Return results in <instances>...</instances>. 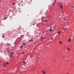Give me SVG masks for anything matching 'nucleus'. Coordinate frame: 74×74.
Instances as JSON below:
<instances>
[{
  "instance_id": "obj_1",
  "label": "nucleus",
  "mask_w": 74,
  "mask_h": 74,
  "mask_svg": "<svg viewBox=\"0 0 74 74\" xmlns=\"http://www.w3.org/2000/svg\"><path fill=\"white\" fill-rule=\"evenodd\" d=\"M71 41V39L70 38H69L68 40V42H70Z\"/></svg>"
},
{
  "instance_id": "obj_2",
  "label": "nucleus",
  "mask_w": 74,
  "mask_h": 74,
  "mask_svg": "<svg viewBox=\"0 0 74 74\" xmlns=\"http://www.w3.org/2000/svg\"><path fill=\"white\" fill-rule=\"evenodd\" d=\"M13 55H14V53H11L10 54L11 57H12H12L13 56Z\"/></svg>"
},
{
  "instance_id": "obj_3",
  "label": "nucleus",
  "mask_w": 74,
  "mask_h": 74,
  "mask_svg": "<svg viewBox=\"0 0 74 74\" xmlns=\"http://www.w3.org/2000/svg\"><path fill=\"white\" fill-rule=\"evenodd\" d=\"M40 39H41V40H42L44 39V37H43V36H42L40 38Z\"/></svg>"
},
{
  "instance_id": "obj_4",
  "label": "nucleus",
  "mask_w": 74,
  "mask_h": 74,
  "mask_svg": "<svg viewBox=\"0 0 74 74\" xmlns=\"http://www.w3.org/2000/svg\"><path fill=\"white\" fill-rule=\"evenodd\" d=\"M63 6L62 5H60V7L61 8V9H63Z\"/></svg>"
},
{
  "instance_id": "obj_5",
  "label": "nucleus",
  "mask_w": 74,
  "mask_h": 74,
  "mask_svg": "<svg viewBox=\"0 0 74 74\" xmlns=\"http://www.w3.org/2000/svg\"><path fill=\"white\" fill-rule=\"evenodd\" d=\"M52 29L51 28H50V30H49V32H52Z\"/></svg>"
},
{
  "instance_id": "obj_6",
  "label": "nucleus",
  "mask_w": 74,
  "mask_h": 74,
  "mask_svg": "<svg viewBox=\"0 0 74 74\" xmlns=\"http://www.w3.org/2000/svg\"><path fill=\"white\" fill-rule=\"evenodd\" d=\"M42 73L43 74H45V73H46L45 72V71H42Z\"/></svg>"
},
{
  "instance_id": "obj_7",
  "label": "nucleus",
  "mask_w": 74,
  "mask_h": 74,
  "mask_svg": "<svg viewBox=\"0 0 74 74\" xmlns=\"http://www.w3.org/2000/svg\"><path fill=\"white\" fill-rule=\"evenodd\" d=\"M47 21H48L47 20H45L44 22H47Z\"/></svg>"
},
{
  "instance_id": "obj_8",
  "label": "nucleus",
  "mask_w": 74,
  "mask_h": 74,
  "mask_svg": "<svg viewBox=\"0 0 74 74\" xmlns=\"http://www.w3.org/2000/svg\"><path fill=\"white\" fill-rule=\"evenodd\" d=\"M7 45L8 46H9V45H10V44H7Z\"/></svg>"
},
{
  "instance_id": "obj_9",
  "label": "nucleus",
  "mask_w": 74,
  "mask_h": 74,
  "mask_svg": "<svg viewBox=\"0 0 74 74\" xmlns=\"http://www.w3.org/2000/svg\"><path fill=\"white\" fill-rule=\"evenodd\" d=\"M62 42H59V43L60 44H62Z\"/></svg>"
},
{
  "instance_id": "obj_10",
  "label": "nucleus",
  "mask_w": 74,
  "mask_h": 74,
  "mask_svg": "<svg viewBox=\"0 0 74 74\" xmlns=\"http://www.w3.org/2000/svg\"><path fill=\"white\" fill-rule=\"evenodd\" d=\"M67 51H70V49H67Z\"/></svg>"
},
{
  "instance_id": "obj_11",
  "label": "nucleus",
  "mask_w": 74,
  "mask_h": 74,
  "mask_svg": "<svg viewBox=\"0 0 74 74\" xmlns=\"http://www.w3.org/2000/svg\"><path fill=\"white\" fill-rule=\"evenodd\" d=\"M9 63L8 62H6V64H9Z\"/></svg>"
},
{
  "instance_id": "obj_12",
  "label": "nucleus",
  "mask_w": 74,
  "mask_h": 74,
  "mask_svg": "<svg viewBox=\"0 0 74 74\" xmlns=\"http://www.w3.org/2000/svg\"><path fill=\"white\" fill-rule=\"evenodd\" d=\"M8 18V17H6V18H4V20H5V19H6V18Z\"/></svg>"
},
{
  "instance_id": "obj_13",
  "label": "nucleus",
  "mask_w": 74,
  "mask_h": 74,
  "mask_svg": "<svg viewBox=\"0 0 74 74\" xmlns=\"http://www.w3.org/2000/svg\"><path fill=\"white\" fill-rule=\"evenodd\" d=\"M60 32L59 31L58 33V34H60Z\"/></svg>"
},
{
  "instance_id": "obj_14",
  "label": "nucleus",
  "mask_w": 74,
  "mask_h": 74,
  "mask_svg": "<svg viewBox=\"0 0 74 74\" xmlns=\"http://www.w3.org/2000/svg\"><path fill=\"white\" fill-rule=\"evenodd\" d=\"M23 47V45H21V48H22Z\"/></svg>"
},
{
  "instance_id": "obj_15",
  "label": "nucleus",
  "mask_w": 74,
  "mask_h": 74,
  "mask_svg": "<svg viewBox=\"0 0 74 74\" xmlns=\"http://www.w3.org/2000/svg\"><path fill=\"white\" fill-rule=\"evenodd\" d=\"M49 31V30H46V31H47V32H48Z\"/></svg>"
},
{
  "instance_id": "obj_16",
  "label": "nucleus",
  "mask_w": 74,
  "mask_h": 74,
  "mask_svg": "<svg viewBox=\"0 0 74 74\" xmlns=\"http://www.w3.org/2000/svg\"><path fill=\"white\" fill-rule=\"evenodd\" d=\"M33 39L31 40V41H32V42H33Z\"/></svg>"
},
{
  "instance_id": "obj_17",
  "label": "nucleus",
  "mask_w": 74,
  "mask_h": 74,
  "mask_svg": "<svg viewBox=\"0 0 74 74\" xmlns=\"http://www.w3.org/2000/svg\"><path fill=\"white\" fill-rule=\"evenodd\" d=\"M23 45H26V44L25 43H24V44H23Z\"/></svg>"
},
{
  "instance_id": "obj_18",
  "label": "nucleus",
  "mask_w": 74,
  "mask_h": 74,
  "mask_svg": "<svg viewBox=\"0 0 74 74\" xmlns=\"http://www.w3.org/2000/svg\"><path fill=\"white\" fill-rule=\"evenodd\" d=\"M30 57H31V58H32V57H33V55H31Z\"/></svg>"
},
{
  "instance_id": "obj_19",
  "label": "nucleus",
  "mask_w": 74,
  "mask_h": 74,
  "mask_svg": "<svg viewBox=\"0 0 74 74\" xmlns=\"http://www.w3.org/2000/svg\"><path fill=\"white\" fill-rule=\"evenodd\" d=\"M55 4H56V3H53V5Z\"/></svg>"
},
{
  "instance_id": "obj_20",
  "label": "nucleus",
  "mask_w": 74,
  "mask_h": 74,
  "mask_svg": "<svg viewBox=\"0 0 74 74\" xmlns=\"http://www.w3.org/2000/svg\"><path fill=\"white\" fill-rule=\"evenodd\" d=\"M36 26H38V24L37 25H36Z\"/></svg>"
},
{
  "instance_id": "obj_21",
  "label": "nucleus",
  "mask_w": 74,
  "mask_h": 74,
  "mask_svg": "<svg viewBox=\"0 0 74 74\" xmlns=\"http://www.w3.org/2000/svg\"><path fill=\"white\" fill-rule=\"evenodd\" d=\"M62 14H63L64 13V12H62Z\"/></svg>"
},
{
  "instance_id": "obj_22",
  "label": "nucleus",
  "mask_w": 74,
  "mask_h": 74,
  "mask_svg": "<svg viewBox=\"0 0 74 74\" xmlns=\"http://www.w3.org/2000/svg\"><path fill=\"white\" fill-rule=\"evenodd\" d=\"M53 38H52L51 39V40H53Z\"/></svg>"
},
{
  "instance_id": "obj_23",
  "label": "nucleus",
  "mask_w": 74,
  "mask_h": 74,
  "mask_svg": "<svg viewBox=\"0 0 74 74\" xmlns=\"http://www.w3.org/2000/svg\"><path fill=\"white\" fill-rule=\"evenodd\" d=\"M72 8H74V6H72Z\"/></svg>"
},
{
  "instance_id": "obj_24",
  "label": "nucleus",
  "mask_w": 74,
  "mask_h": 74,
  "mask_svg": "<svg viewBox=\"0 0 74 74\" xmlns=\"http://www.w3.org/2000/svg\"><path fill=\"white\" fill-rule=\"evenodd\" d=\"M65 30L66 29H63V30Z\"/></svg>"
},
{
  "instance_id": "obj_25",
  "label": "nucleus",
  "mask_w": 74,
  "mask_h": 74,
  "mask_svg": "<svg viewBox=\"0 0 74 74\" xmlns=\"http://www.w3.org/2000/svg\"><path fill=\"white\" fill-rule=\"evenodd\" d=\"M66 21V19H65L64 20V22H65V21Z\"/></svg>"
},
{
  "instance_id": "obj_26",
  "label": "nucleus",
  "mask_w": 74,
  "mask_h": 74,
  "mask_svg": "<svg viewBox=\"0 0 74 74\" xmlns=\"http://www.w3.org/2000/svg\"><path fill=\"white\" fill-rule=\"evenodd\" d=\"M2 37H3V38H4V35L3 36H2Z\"/></svg>"
},
{
  "instance_id": "obj_27",
  "label": "nucleus",
  "mask_w": 74,
  "mask_h": 74,
  "mask_svg": "<svg viewBox=\"0 0 74 74\" xmlns=\"http://www.w3.org/2000/svg\"><path fill=\"white\" fill-rule=\"evenodd\" d=\"M5 64H5V63H4V65H5Z\"/></svg>"
},
{
  "instance_id": "obj_28",
  "label": "nucleus",
  "mask_w": 74,
  "mask_h": 74,
  "mask_svg": "<svg viewBox=\"0 0 74 74\" xmlns=\"http://www.w3.org/2000/svg\"><path fill=\"white\" fill-rule=\"evenodd\" d=\"M24 53H24V52L22 53V54H24Z\"/></svg>"
},
{
  "instance_id": "obj_29",
  "label": "nucleus",
  "mask_w": 74,
  "mask_h": 74,
  "mask_svg": "<svg viewBox=\"0 0 74 74\" xmlns=\"http://www.w3.org/2000/svg\"><path fill=\"white\" fill-rule=\"evenodd\" d=\"M56 1H55V3H56Z\"/></svg>"
},
{
  "instance_id": "obj_30",
  "label": "nucleus",
  "mask_w": 74,
  "mask_h": 74,
  "mask_svg": "<svg viewBox=\"0 0 74 74\" xmlns=\"http://www.w3.org/2000/svg\"><path fill=\"white\" fill-rule=\"evenodd\" d=\"M42 34H44V32H43L42 33Z\"/></svg>"
},
{
  "instance_id": "obj_31",
  "label": "nucleus",
  "mask_w": 74,
  "mask_h": 74,
  "mask_svg": "<svg viewBox=\"0 0 74 74\" xmlns=\"http://www.w3.org/2000/svg\"><path fill=\"white\" fill-rule=\"evenodd\" d=\"M24 64H26V63H24Z\"/></svg>"
},
{
  "instance_id": "obj_32",
  "label": "nucleus",
  "mask_w": 74,
  "mask_h": 74,
  "mask_svg": "<svg viewBox=\"0 0 74 74\" xmlns=\"http://www.w3.org/2000/svg\"><path fill=\"white\" fill-rule=\"evenodd\" d=\"M14 3H13V4H12V5H14Z\"/></svg>"
},
{
  "instance_id": "obj_33",
  "label": "nucleus",
  "mask_w": 74,
  "mask_h": 74,
  "mask_svg": "<svg viewBox=\"0 0 74 74\" xmlns=\"http://www.w3.org/2000/svg\"><path fill=\"white\" fill-rule=\"evenodd\" d=\"M23 63H25V62H23Z\"/></svg>"
},
{
  "instance_id": "obj_34",
  "label": "nucleus",
  "mask_w": 74,
  "mask_h": 74,
  "mask_svg": "<svg viewBox=\"0 0 74 74\" xmlns=\"http://www.w3.org/2000/svg\"><path fill=\"white\" fill-rule=\"evenodd\" d=\"M1 2V0H0V3Z\"/></svg>"
},
{
  "instance_id": "obj_35",
  "label": "nucleus",
  "mask_w": 74,
  "mask_h": 74,
  "mask_svg": "<svg viewBox=\"0 0 74 74\" xmlns=\"http://www.w3.org/2000/svg\"><path fill=\"white\" fill-rule=\"evenodd\" d=\"M2 69H3H3H4V68H3Z\"/></svg>"
},
{
  "instance_id": "obj_36",
  "label": "nucleus",
  "mask_w": 74,
  "mask_h": 74,
  "mask_svg": "<svg viewBox=\"0 0 74 74\" xmlns=\"http://www.w3.org/2000/svg\"><path fill=\"white\" fill-rule=\"evenodd\" d=\"M4 67H5V65H4Z\"/></svg>"
},
{
  "instance_id": "obj_37",
  "label": "nucleus",
  "mask_w": 74,
  "mask_h": 74,
  "mask_svg": "<svg viewBox=\"0 0 74 74\" xmlns=\"http://www.w3.org/2000/svg\"><path fill=\"white\" fill-rule=\"evenodd\" d=\"M33 25H34V24H33Z\"/></svg>"
},
{
  "instance_id": "obj_38",
  "label": "nucleus",
  "mask_w": 74,
  "mask_h": 74,
  "mask_svg": "<svg viewBox=\"0 0 74 74\" xmlns=\"http://www.w3.org/2000/svg\"><path fill=\"white\" fill-rule=\"evenodd\" d=\"M66 29V28H65V29Z\"/></svg>"
},
{
  "instance_id": "obj_39",
  "label": "nucleus",
  "mask_w": 74,
  "mask_h": 74,
  "mask_svg": "<svg viewBox=\"0 0 74 74\" xmlns=\"http://www.w3.org/2000/svg\"><path fill=\"white\" fill-rule=\"evenodd\" d=\"M67 74H69V73H67Z\"/></svg>"
}]
</instances>
